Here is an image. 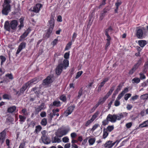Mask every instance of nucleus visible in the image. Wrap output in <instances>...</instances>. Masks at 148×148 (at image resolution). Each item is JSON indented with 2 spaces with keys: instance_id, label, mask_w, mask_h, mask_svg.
Masks as SVG:
<instances>
[{
  "instance_id": "32",
  "label": "nucleus",
  "mask_w": 148,
  "mask_h": 148,
  "mask_svg": "<svg viewBox=\"0 0 148 148\" xmlns=\"http://www.w3.org/2000/svg\"><path fill=\"white\" fill-rule=\"evenodd\" d=\"M148 68V61L146 62L144 66V68L143 69L144 72L146 73L147 71V69Z\"/></svg>"
},
{
  "instance_id": "56",
  "label": "nucleus",
  "mask_w": 148,
  "mask_h": 148,
  "mask_svg": "<svg viewBox=\"0 0 148 148\" xmlns=\"http://www.w3.org/2000/svg\"><path fill=\"white\" fill-rule=\"evenodd\" d=\"M71 113L66 110L64 112V115L66 116H67L69 115Z\"/></svg>"
},
{
  "instance_id": "22",
  "label": "nucleus",
  "mask_w": 148,
  "mask_h": 148,
  "mask_svg": "<svg viewBox=\"0 0 148 148\" xmlns=\"http://www.w3.org/2000/svg\"><path fill=\"white\" fill-rule=\"evenodd\" d=\"M16 109V107L14 106L10 107L8 109L7 111L9 113H12L14 112Z\"/></svg>"
},
{
  "instance_id": "10",
  "label": "nucleus",
  "mask_w": 148,
  "mask_h": 148,
  "mask_svg": "<svg viewBox=\"0 0 148 148\" xmlns=\"http://www.w3.org/2000/svg\"><path fill=\"white\" fill-rule=\"evenodd\" d=\"M53 81L51 77L49 76H48L46 78L43 80L42 85H47L52 82Z\"/></svg>"
},
{
  "instance_id": "52",
  "label": "nucleus",
  "mask_w": 148,
  "mask_h": 148,
  "mask_svg": "<svg viewBox=\"0 0 148 148\" xmlns=\"http://www.w3.org/2000/svg\"><path fill=\"white\" fill-rule=\"evenodd\" d=\"M128 91V88H125L124 90L121 92L124 95L125 93L127 92Z\"/></svg>"
},
{
  "instance_id": "54",
  "label": "nucleus",
  "mask_w": 148,
  "mask_h": 148,
  "mask_svg": "<svg viewBox=\"0 0 148 148\" xmlns=\"http://www.w3.org/2000/svg\"><path fill=\"white\" fill-rule=\"evenodd\" d=\"M119 100H117L116 99L114 102V105L115 106H119L120 104V102L119 101H118Z\"/></svg>"
},
{
  "instance_id": "24",
  "label": "nucleus",
  "mask_w": 148,
  "mask_h": 148,
  "mask_svg": "<svg viewBox=\"0 0 148 148\" xmlns=\"http://www.w3.org/2000/svg\"><path fill=\"white\" fill-rule=\"evenodd\" d=\"M108 135V133L107 132V130L104 128L103 130V138H105Z\"/></svg>"
},
{
  "instance_id": "9",
  "label": "nucleus",
  "mask_w": 148,
  "mask_h": 148,
  "mask_svg": "<svg viewBox=\"0 0 148 148\" xmlns=\"http://www.w3.org/2000/svg\"><path fill=\"white\" fill-rule=\"evenodd\" d=\"M26 44V43L24 42H23L20 44L17 50L16 54H18L25 47Z\"/></svg>"
},
{
  "instance_id": "38",
  "label": "nucleus",
  "mask_w": 148,
  "mask_h": 148,
  "mask_svg": "<svg viewBox=\"0 0 148 148\" xmlns=\"http://www.w3.org/2000/svg\"><path fill=\"white\" fill-rule=\"evenodd\" d=\"M83 89L82 88H81L78 92V95L77 96V97L78 98H80V96L82 95Z\"/></svg>"
},
{
  "instance_id": "57",
  "label": "nucleus",
  "mask_w": 148,
  "mask_h": 148,
  "mask_svg": "<svg viewBox=\"0 0 148 148\" xmlns=\"http://www.w3.org/2000/svg\"><path fill=\"white\" fill-rule=\"evenodd\" d=\"M25 145V142H23V143H21L19 147V148H24Z\"/></svg>"
},
{
  "instance_id": "55",
  "label": "nucleus",
  "mask_w": 148,
  "mask_h": 148,
  "mask_svg": "<svg viewBox=\"0 0 148 148\" xmlns=\"http://www.w3.org/2000/svg\"><path fill=\"white\" fill-rule=\"evenodd\" d=\"M40 116L41 117H44L46 116V113L45 112H42L40 113Z\"/></svg>"
},
{
  "instance_id": "13",
  "label": "nucleus",
  "mask_w": 148,
  "mask_h": 148,
  "mask_svg": "<svg viewBox=\"0 0 148 148\" xmlns=\"http://www.w3.org/2000/svg\"><path fill=\"white\" fill-rule=\"evenodd\" d=\"M30 32V30L29 29H28L21 36L19 40L20 41H21L23 40L28 35Z\"/></svg>"
},
{
  "instance_id": "27",
  "label": "nucleus",
  "mask_w": 148,
  "mask_h": 148,
  "mask_svg": "<svg viewBox=\"0 0 148 148\" xmlns=\"http://www.w3.org/2000/svg\"><path fill=\"white\" fill-rule=\"evenodd\" d=\"M20 22V25H19L18 27H19V29H21L22 27H23V20L22 18H20L19 19Z\"/></svg>"
},
{
  "instance_id": "37",
  "label": "nucleus",
  "mask_w": 148,
  "mask_h": 148,
  "mask_svg": "<svg viewBox=\"0 0 148 148\" xmlns=\"http://www.w3.org/2000/svg\"><path fill=\"white\" fill-rule=\"evenodd\" d=\"M19 117L20 119V121L21 122H24L26 119V118L22 115H19Z\"/></svg>"
},
{
  "instance_id": "62",
  "label": "nucleus",
  "mask_w": 148,
  "mask_h": 148,
  "mask_svg": "<svg viewBox=\"0 0 148 148\" xmlns=\"http://www.w3.org/2000/svg\"><path fill=\"white\" fill-rule=\"evenodd\" d=\"M69 53L67 52L65 53L64 56V57L65 59H67L69 58Z\"/></svg>"
},
{
  "instance_id": "47",
  "label": "nucleus",
  "mask_w": 148,
  "mask_h": 148,
  "mask_svg": "<svg viewBox=\"0 0 148 148\" xmlns=\"http://www.w3.org/2000/svg\"><path fill=\"white\" fill-rule=\"evenodd\" d=\"M62 141L64 143H67L69 142V139L66 137H64L62 139Z\"/></svg>"
},
{
  "instance_id": "15",
  "label": "nucleus",
  "mask_w": 148,
  "mask_h": 148,
  "mask_svg": "<svg viewBox=\"0 0 148 148\" xmlns=\"http://www.w3.org/2000/svg\"><path fill=\"white\" fill-rule=\"evenodd\" d=\"M136 36L139 38H142L143 35V32L142 29H138L136 32Z\"/></svg>"
},
{
  "instance_id": "39",
  "label": "nucleus",
  "mask_w": 148,
  "mask_h": 148,
  "mask_svg": "<svg viewBox=\"0 0 148 148\" xmlns=\"http://www.w3.org/2000/svg\"><path fill=\"white\" fill-rule=\"evenodd\" d=\"M0 58L1 60V65H2L3 62L5 61L6 58L5 57L3 56H0Z\"/></svg>"
},
{
  "instance_id": "43",
  "label": "nucleus",
  "mask_w": 148,
  "mask_h": 148,
  "mask_svg": "<svg viewBox=\"0 0 148 148\" xmlns=\"http://www.w3.org/2000/svg\"><path fill=\"white\" fill-rule=\"evenodd\" d=\"M72 45V42H69L66 45V47L65 48V49L66 50H67L69 49V48H71V46Z\"/></svg>"
},
{
  "instance_id": "31",
  "label": "nucleus",
  "mask_w": 148,
  "mask_h": 148,
  "mask_svg": "<svg viewBox=\"0 0 148 148\" xmlns=\"http://www.w3.org/2000/svg\"><path fill=\"white\" fill-rule=\"evenodd\" d=\"M14 121L13 119L11 117L9 116L7 118L6 120V123H8L9 122L12 123Z\"/></svg>"
},
{
  "instance_id": "48",
  "label": "nucleus",
  "mask_w": 148,
  "mask_h": 148,
  "mask_svg": "<svg viewBox=\"0 0 148 148\" xmlns=\"http://www.w3.org/2000/svg\"><path fill=\"white\" fill-rule=\"evenodd\" d=\"M121 2L120 0H118L117 2L115 3L116 7H119V6L121 5Z\"/></svg>"
},
{
  "instance_id": "23",
  "label": "nucleus",
  "mask_w": 148,
  "mask_h": 148,
  "mask_svg": "<svg viewBox=\"0 0 148 148\" xmlns=\"http://www.w3.org/2000/svg\"><path fill=\"white\" fill-rule=\"evenodd\" d=\"M148 126V120H147L143 122V123L139 125V127H143Z\"/></svg>"
},
{
  "instance_id": "30",
  "label": "nucleus",
  "mask_w": 148,
  "mask_h": 148,
  "mask_svg": "<svg viewBox=\"0 0 148 148\" xmlns=\"http://www.w3.org/2000/svg\"><path fill=\"white\" fill-rule=\"evenodd\" d=\"M95 141V138H90L88 140V142L90 145H92L94 144Z\"/></svg>"
},
{
  "instance_id": "45",
  "label": "nucleus",
  "mask_w": 148,
  "mask_h": 148,
  "mask_svg": "<svg viewBox=\"0 0 148 148\" xmlns=\"http://www.w3.org/2000/svg\"><path fill=\"white\" fill-rule=\"evenodd\" d=\"M141 98L143 99H146L148 98V94H145L143 95H142L141 96Z\"/></svg>"
},
{
  "instance_id": "33",
  "label": "nucleus",
  "mask_w": 148,
  "mask_h": 148,
  "mask_svg": "<svg viewBox=\"0 0 148 148\" xmlns=\"http://www.w3.org/2000/svg\"><path fill=\"white\" fill-rule=\"evenodd\" d=\"M75 108L74 106H69V108H68L67 110H66L68 112H70L71 113L73 112V110H74V108Z\"/></svg>"
},
{
  "instance_id": "58",
  "label": "nucleus",
  "mask_w": 148,
  "mask_h": 148,
  "mask_svg": "<svg viewBox=\"0 0 148 148\" xmlns=\"http://www.w3.org/2000/svg\"><path fill=\"white\" fill-rule=\"evenodd\" d=\"M71 136L72 138H75L77 136V134L75 132H73L71 134Z\"/></svg>"
},
{
  "instance_id": "7",
  "label": "nucleus",
  "mask_w": 148,
  "mask_h": 148,
  "mask_svg": "<svg viewBox=\"0 0 148 148\" xmlns=\"http://www.w3.org/2000/svg\"><path fill=\"white\" fill-rule=\"evenodd\" d=\"M6 134V132L5 130L0 133V143L1 144L3 143L5 139Z\"/></svg>"
},
{
  "instance_id": "41",
  "label": "nucleus",
  "mask_w": 148,
  "mask_h": 148,
  "mask_svg": "<svg viewBox=\"0 0 148 148\" xmlns=\"http://www.w3.org/2000/svg\"><path fill=\"white\" fill-rule=\"evenodd\" d=\"M83 72L82 71H79L77 73L75 77L76 79L78 78L82 74Z\"/></svg>"
},
{
  "instance_id": "35",
  "label": "nucleus",
  "mask_w": 148,
  "mask_h": 148,
  "mask_svg": "<svg viewBox=\"0 0 148 148\" xmlns=\"http://www.w3.org/2000/svg\"><path fill=\"white\" fill-rule=\"evenodd\" d=\"M36 129H35V132L36 133H37L38 132H39L42 129V127L40 125H39L36 126Z\"/></svg>"
},
{
  "instance_id": "1",
  "label": "nucleus",
  "mask_w": 148,
  "mask_h": 148,
  "mask_svg": "<svg viewBox=\"0 0 148 148\" xmlns=\"http://www.w3.org/2000/svg\"><path fill=\"white\" fill-rule=\"evenodd\" d=\"M62 60H60L58 61L59 64L56 69V72L58 75H60L62 71V69L64 67L65 69L69 66V61L64 59L63 61V63H61Z\"/></svg>"
},
{
  "instance_id": "25",
  "label": "nucleus",
  "mask_w": 148,
  "mask_h": 148,
  "mask_svg": "<svg viewBox=\"0 0 148 148\" xmlns=\"http://www.w3.org/2000/svg\"><path fill=\"white\" fill-rule=\"evenodd\" d=\"M61 141L60 139L58 138L56 136H55L53 140H52V142L53 143H59L61 142Z\"/></svg>"
},
{
  "instance_id": "19",
  "label": "nucleus",
  "mask_w": 148,
  "mask_h": 148,
  "mask_svg": "<svg viewBox=\"0 0 148 148\" xmlns=\"http://www.w3.org/2000/svg\"><path fill=\"white\" fill-rule=\"evenodd\" d=\"M112 141L110 140L106 142L104 145L105 147L107 148H111L112 147Z\"/></svg>"
},
{
  "instance_id": "34",
  "label": "nucleus",
  "mask_w": 148,
  "mask_h": 148,
  "mask_svg": "<svg viewBox=\"0 0 148 148\" xmlns=\"http://www.w3.org/2000/svg\"><path fill=\"white\" fill-rule=\"evenodd\" d=\"M53 105L57 107H58L60 106V102L59 101H54L53 102Z\"/></svg>"
},
{
  "instance_id": "50",
  "label": "nucleus",
  "mask_w": 148,
  "mask_h": 148,
  "mask_svg": "<svg viewBox=\"0 0 148 148\" xmlns=\"http://www.w3.org/2000/svg\"><path fill=\"white\" fill-rule=\"evenodd\" d=\"M99 125L98 124H95L94 125L93 127L92 128L91 130L92 131H93Z\"/></svg>"
},
{
  "instance_id": "63",
  "label": "nucleus",
  "mask_w": 148,
  "mask_h": 148,
  "mask_svg": "<svg viewBox=\"0 0 148 148\" xmlns=\"http://www.w3.org/2000/svg\"><path fill=\"white\" fill-rule=\"evenodd\" d=\"M5 76L6 77H8L9 79H12L13 78L12 75L11 74L6 75Z\"/></svg>"
},
{
  "instance_id": "51",
  "label": "nucleus",
  "mask_w": 148,
  "mask_h": 148,
  "mask_svg": "<svg viewBox=\"0 0 148 148\" xmlns=\"http://www.w3.org/2000/svg\"><path fill=\"white\" fill-rule=\"evenodd\" d=\"M77 34L75 33H74L72 36V41H74L76 38V37Z\"/></svg>"
},
{
  "instance_id": "36",
  "label": "nucleus",
  "mask_w": 148,
  "mask_h": 148,
  "mask_svg": "<svg viewBox=\"0 0 148 148\" xmlns=\"http://www.w3.org/2000/svg\"><path fill=\"white\" fill-rule=\"evenodd\" d=\"M37 80V79L36 78H34L33 79H32L30 81L28 82L27 83H28L29 84V86H30L31 84L36 82Z\"/></svg>"
},
{
  "instance_id": "53",
  "label": "nucleus",
  "mask_w": 148,
  "mask_h": 148,
  "mask_svg": "<svg viewBox=\"0 0 148 148\" xmlns=\"http://www.w3.org/2000/svg\"><path fill=\"white\" fill-rule=\"evenodd\" d=\"M124 95L121 92L118 95V97L117 98V100H119L120 99L121 97L123 96Z\"/></svg>"
},
{
  "instance_id": "29",
  "label": "nucleus",
  "mask_w": 148,
  "mask_h": 148,
  "mask_svg": "<svg viewBox=\"0 0 148 148\" xmlns=\"http://www.w3.org/2000/svg\"><path fill=\"white\" fill-rule=\"evenodd\" d=\"M99 114V111L97 112H96L92 116L91 119L93 121L97 117V116Z\"/></svg>"
},
{
  "instance_id": "12",
  "label": "nucleus",
  "mask_w": 148,
  "mask_h": 148,
  "mask_svg": "<svg viewBox=\"0 0 148 148\" xmlns=\"http://www.w3.org/2000/svg\"><path fill=\"white\" fill-rule=\"evenodd\" d=\"M109 10L108 8H105L100 14L99 20L102 21L104 17L106 14Z\"/></svg>"
},
{
  "instance_id": "60",
  "label": "nucleus",
  "mask_w": 148,
  "mask_h": 148,
  "mask_svg": "<svg viewBox=\"0 0 148 148\" xmlns=\"http://www.w3.org/2000/svg\"><path fill=\"white\" fill-rule=\"evenodd\" d=\"M140 78L141 79H145V76L142 73H140Z\"/></svg>"
},
{
  "instance_id": "64",
  "label": "nucleus",
  "mask_w": 148,
  "mask_h": 148,
  "mask_svg": "<svg viewBox=\"0 0 148 148\" xmlns=\"http://www.w3.org/2000/svg\"><path fill=\"white\" fill-rule=\"evenodd\" d=\"M105 101L102 98L101 99L98 101V103L100 105L102 104Z\"/></svg>"
},
{
  "instance_id": "2",
  "label": "nucleus",
  "mask_w": 148,
  "mask_h": 148,
  "mask_svg": "<svg viewBox=\"0 0 148 148\" xmlns=\"http://www.w3.org/2000/svg\"><path fill=\"white\" fill-rule=\"evenodd\" d=\"M18 25V22L16 20L12 21L10 23L8 21H7L5 23L4 27L7 31L10 32V29L13 30H16Z\"/></svg>"
},
{
  "instance_id": "16",
  "label": "nucleus",
  "mask_w": 148,
  "mask_h": 148,
  "mask_svg": "<svg viewBox=\"0 0 148 148\" xmlns=\"http://www.w3.org/2000/svg\"><path fill=\"white\" fill-rule=\"evenodd\" d=\"M29 86L28 83H26L20 89V94H23L24 92L27 89V88Z\"/></svg>"
},
{
  "instance_id": "20",
  "label": "nucleus",
  "mask_w": 148,
  "mask_h": 148,
  "mask_svg": "<svg viewBox=\"0 0 148 148\" xmlns=\"http://www.w3.org/2000/svg\"><path fill=\"white\" fill-rule=\"evenodd\" d=\"M138 43L141 47H143L147 44L146 41L145 40H140L138 41Z\"/></svg>"
},
{
  "instance_id": "40",
  "label": "nucleus",
  "mask_w": 148,
  "mask_h": 148,
  "mask_svg": "<svg viewBox=\"0 0 148 148\" xmlns=\"http://www.w3.org/2000/svg\"><path fill=\"white\" fill-rule=\"evenodd\" d=\"M3 98L4 99H9L11 98V97L10 95L5 94L3 95Z\"/></svg>"
},
{
  "instance_id": "11",
  "label": "nucleus",
  "mask_w": 148,
  "mask_h": 148,
  "mask_svg": "<svg viewBox=\"0 0 148 148\" xmlns=\"http://www.w3.org/2000/svg\"><path fill=\"white\" fill-rule=\"evenodd\" d=\"M44 106L45 104L44 103H42L40 106H38L37 108H36L35 113L37 114H38L39 112L44 109Z\"/></svg>"
},
{
  "instance_id": "26",
  "label": "nucleus",
  "mask_w": 148,
  "mask_h": 148,
  "mask_svg": "<svg viewBox=\"0 0 148 148\" xmlns=\"http://www.w3.org/2000/svg\"><path fill=\"white\" fill-rule=\"evenodd\" d=\"M140 81V79L136 77L133 79L132 82L133 83H136L138 84L139 82Z\"/></svg>"
},
{
  "instance_id": "42",
  "label": "nucleus",
  "mask_w": 148,
  "mask_h": 148,
  "mask_svg": "<svg viewBox=\"0 0 148 148\" xmlns=\"http://www.w3.org/2000/svg\"><path fill=\"white\" fill-rule=\"evenodd\" d=\"M131 96V94L130 93H128L126 94L124 97V99L125 100H127Z\"/></svg>"
},
{
  "instance_id": "59",
  "label": "nucleus",
  "mask_w": 148,
  "mask_h": 148,
  "mask_svg": "<svg viewBox=\"0 0 148 148\" xmlns=\"http://www.w3.org/2000/svg\"><path fill=\"white\" fill-rule=\"evenodd\" d=\"M132 125V123L131 122L128 123L126 124V126L127 128H130Z\"/></svg>"
},
{
  "instance_id": "49",
  "label": "nucleus",
  "mask_w": 148,
  "mask_h": 148,
  "mask_svg": "<svg viewBox=\"0 0 148 148\" xmlns=\"http://www.w3.org/2000/svg\"><path fill=\"white\" fill-rule=\"evenodd\" d=\"M93 121L91 119L88 121L86 123L85 125L87 127Z\"/></svg>"
},
{
  "instance_id": "18",
  "label": "nucleus",
  "mask_w": 148,
  "mask_h": 148,
  "mask_svg": "<svg viewBox=\"0 0 148 148\" xmlns=\"http://www.w3.org/2000/svg\"><path fill=\"white\" fill-rule=\"evenodd\" d=\"M49 22L50 25L49 27H52V28H53L54 24V19L53 16L51 17L49 21Z\"/></svg>"
},
{
  "instance_id": "17",
  "label": "nucleus",
  "mask_w": 148,
  "mask_h": 148,
  "mask_svg": "<svg viewBox=\"0 0 148 148\" xmlns=\"http://www.w3.org/2000/svg\"><path fill=\"white\" fill-rule=\"evenodd\" d=\"M53 28L52 27H49V29L47 30V33L44 37L46 39L49 38L50 34L52 33Z\"/></svg>"
},
{
  "instance_id": "5",
  "label": "nucleus",
  "mask_w": 148,
  "mask_h": 148,
  "mask_svg": "<svg viewBox=\"0 0 148 148\" xmlns=\"http://www.w3.org/2000/svg\"><path fill=\"white\" fill-rule=\"evenodd\" d=\"M112 119V122H115L117 120H120L124 116L122 113H121L117 114H114L113 115L110 114Z\"/></svg>"
},
{
  "instance_id": "44",
  "label": "nucleus",
  "mask_w": 148,
  "mask_h": 148,
  "mask_svg": "<svg viewBox=\"0 0 148 148\" xmlns=\"http://www.w3.org/2000/svg\"><path fill=\"white\" fill-rule=\"evenodd\" d=\"M107 129L109 132H111L113 130L114 127L113 126H109L107 127Z\"/></svg>"
},
{
  "instance_id": "46",
  "label": "nucleus",
  "mask_w": 148,
  "mask_h": 148,
  "mask_svg": "<svg viewBox=\"0 0 148 148\" xmlns=\"http://www.w3.org/2000/svg\"><path fill=\"white\" fill-rule=\"evenodd\" d=\"M113 29L111 27H110L106 29L105 30V33H108V32H111Z\"/></svg>"
},
{
  "instance_id": "3",
  "label": "nucleus",
  "mask_w": 148,
  "mask_h": 148,
  "mask_svg": "<svg viewBox=\"0 0 148 148\" xmlns=\"http://www.w3.org/2000/svg\"><path fill=\"white\" fill-rule=\"evenodd\" d=\"M11 0H4L3 5L2 13L5 15L8 14L9 12L11 11Z\"/></svg>"
},
{
  "instance_id": "4",
  "label": "nucleus",
  "mask_w": 148,
  "mask_h": 148,
  "mask_svg": "<svg viewBox=\"0 0 148 148\" xmlns=\"http://www.w3.org/2000/svg\"><path fill=\"white\" fill-rule=\"evenodd\" d=\"M42 136L41 137L42 142L45 144H48L50 143V140L48 136V134L45 130L42 131L41 132Z\"/></svg>"
},
{
  "instance_id": "28",
  "label": "nucleus",
  "mask_w": 148,
  "mask_h": 148,
  "mask_svg": "<svg viewBox=\"0 0 148 148\" xmlns=\"http://www.w3.org/2000/svg\"><path fill=\"white\" fill-rule=\"evenodd\" d=\"M47 123V120L45 118L43 119L41 122V124L44 126H45Z\"/></svg>"
},
{
  "instance_id": "61",
  "label": "nucleus",
  "mask_w": 148,
  "mask_h": 148,
  "mask_svg": "<svg viewBox=\"0 0 148 148\" xmlns=\"http://www.w3.org/2000/svg\"><path fill=\"white\" fill-rule=\"evenodd\" d=\"M105 35L107 37V39L106 40L107 41H110L111 39V38L110 36L109 35L108 33H105Z\"/></svg>"
},
{
  "instance_id": "14",
  "label": "nucleus",
  "mask_w": 148,
  "mask_h": 148,
  "mask_svg": "<svg viewBox=\"0 0 148 148\" xmlns=\"http://www.w3.org/2000/svg\"><path fill=\"white\" fill-rule=\"evenodd\" d=\"M110 114H109L107 116L106 120H105L102 122V125H105L108 124L109 121L112 122V119L110 116H109Z\"/></svg>"
},
{
  "instance_id": "21",
  "label": "nucleus",
  "mask_w": 148,
  "mask_h": 148,
  "mask_svg": "<svg viewBox=\"0 0 148 148\" xmlns=\"http://www.w3.org/2000/svg\"><path fill=\"white\" fill-rule=\"evenodd\" d=\"M141 63V60L140 59L139 60L137 63L132 68V69L136 70L140 65Z\"/></svg>"
},
{
  "instance_id": "6",
  "label": "nucleus",
  "mask_w": 148,
  "mask_h": 148,
  "mask_svg": "<svg viewBox=\"0 0 148 148\" xmlns=\"http://www.w3.org/2000/svg\"><path fill=\"white\" fill-rule=\"evenodd\" d=\"M42 7V5L41 4L37 3L32 8H30L29 9V11L38 13L39 12L40 8H41Z\"/></svg>"
},
{
  "instance_id": "8",
  "label": "nucleus",
  "mask_w": 148,
  "mask_h": 148,
  "mask_svg": "<svg viewBox=\"0 0 148 148\" xmlns=\"http://www.w3.org/2000/svg\"><path fill=\"white\" fill-rule=\"evenodd\" d=\"M69 130L70 129H69L62 130L60 131V132L58 133L57 134H56V135L58 137H61L63 136L66 135Z\"/></svg>"
}]
</instances>
